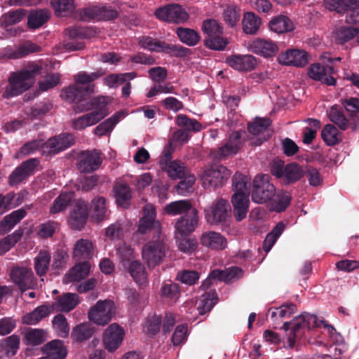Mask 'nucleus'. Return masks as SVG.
<instances>
[{"label": "nucleus", "mask_w": 359, "mask_h": 359, "mask_svg": "<svg viewBox=\"0 0 359 359\" xmlns=\"http://www.w3.org/2000/svg\"><path fill=\"white\" fill-rule=\"evenodd\" d=\"M41 70L42 67L40 65L29 63L22 70L11 74L3 97H15L28 90L33 84L34 79L41 73Z\"/></svg>", "instance_id": "nucleus-1"}, {"label": "nucleus", "mask_w": 359, "mask_h": 359, "mask_svg": "<svg viewBox=\"0 0 359 359\" xmlns=\"http://www.w3.org/2000/svg\"><path fill=\"white\" fill-rule=\"evenodd\" d=\"M326 322L323 320H318V318L312 314H302L292 323V330L288 336V346L292 348L295 344V339L299 337L302 334V330L304 328L310 329L313 327H323L325 329ZM290 323L285 322L283 328L287 331L290 327Z\"/></svg>", "instance_id": "nucleus-2"}, {"label": "nucleus", "mask_w": 359, "mask_h": 359, "mask_svg": "<svg viewBox=\"0 0 359 359\" xmlns=\"http://www.w3.org/2000/svg\"><path fill=\"white\" fill-rule=\"evenodd\" d=\"M140 45L151 51L163 52L174 57H184L189 52V49L180 45L168 43L150 36H142L139 39Z\"/></svg>", "instance_id": "nucleus-3"}, {"label": "nucleus", "mask_w": 359, "mask_h": 359, "mask_svg": "<svg viewBox=\"0 0 359 359\" xmlns=\"http://www.w3.org/2000/svg\"><path fill=\"white\" fill-rule=\"evenodd\" d=\"M269 175H258L253 180L252 200L257 203L270 201L276 194V187L270 182Z\"/></svg>", "instance_id": "nucleus-4"}, {"label": "nucleus", "mask_w": 359, "mask_h": 359, "mask_svg": "<svg viewBox=\"0 0 359 359\" xmlns=\"http://www.w3.org/2000/svg\"><path fill=\"white\" fill-rule=\"evenodd\" d=\"M116 307L111 300L98 301L88 313V319L96 325H105L115 314Z\"/></svg>", "instance_id": "nucleus-5"}, {"label": "nucleus", "mask_w": 359, "mask_h": 359, "mask_svg": "<svg viewBox=\"0 0 359 359\" xmlns=\"http://www.w3.org/2000/svg\"><path fill=\"white\" fill-rule=\"evenodd\" d=\"M165 257V245L160 240L149 241L142 246V257L149 268L161 264Z\"/></svg>", "instance_id": "nucleus-6"}, {"label": "nucleus", "mask_w": 359, "mask_h": 359, "mask_svg": "<svg viewBox=\"0 0 359 359\" xmlns=\"http://www.w3.org/2000/svg\"><path fill=\"white\" fill-rule=\"evenodd\" d=\"M101 98L94 99L100 102L95 109L72 120V126L75 130H82L87 127L95 125L109 114L107 103H101Z\"/></svg>", "instance_id": "nucleus-7"}, {"label": "nucleus", "mask_w": 359, "mask_h": 359, "mask_svg": "<svg viewBox=\"0 0 359 359\" xmlns=\"http://www.w3.org/2000/svg\"><path fill=\"white\" fill-rule=\"evenodd\" d=\"M10 278L19 289L22 292L34 289L37 285L31 268L22 266H15L11 268L9 273Z\"/></svg>", "instance_id": "nucleus-8"}, {"label": "nucleus", "mask_w": 359, "mask_h": 359, "mask_svg": "<svg viewBox=\"0 0 359 359\" xmlns=\"http://www.w3.org/2000/svg\"><path fill=\"white\" fill-rule=\"evenodd\" d=\"M231 171L222 165H213L206 168L202 175L204 187H218L222 186L230 177Z\"/></svg>", "instance_id": "nucleus-9"}, {"label": "nucleus", "mask_w": 359, "mask_h": 359, "mask_svg": "<svg viewBox=\"0 0 359 359\" xmlns=\"http://www.w3.org/2000/svg\"><path fill=\"white\" fill-rule=\"evenodd\" d=\"M156 17L165 22L173 23H184L189 19V14L177 4H168L158 8L155 11Z\"/></svg>", "instance_id": "nucleus-10"}, {"label": "nucleus", "mask_w": 359, "mask_h": 359, "mask_svg": "<svg viewBox=\"0 0 359 359\" xmlns=\"http://www.w3.org/2000/svg\"><path fill=\"white\" fill-rule=\"evenodd\" d=\"M231 206L223 198H218L208 208L205 209V218L211 224L224 222L230 217Z\"/></svg>", "instance_id": "nucleus-11"}, {"label": "nucleus", "mask_w": 359, "mask_h": 359, "mask_svg": "<svg viewBox=\"0 0 359 359\" xmlns=\"http://www.w3.org/2000/svg\"><path fill=\"white\" fill-rule=\"evenodd\" d=\"M102 163L101 153L98 150L84 151L78 156L76 166L81 172L89 173L99 168Z\"/></svg>", "instance_id": "nucleus-12"}, {"label": "nucleus", "mask_w": 359, "mask_h": 359, "mask_svg": "<svg viewBox=\"0 0 359 359\" xmlns=\"http://www.w3.org/2000/svg\"><path fill=\"white\" fill-rule=\"evenodd\" d=\"M336 71L332 66L313 63L309 68L308 75L313 80L320 81L327 86H334L336 79L332 75Z\"/></svg>", "instance_id": "nucleus-13"}, {"label": "nucleus", "mask_w": 359, "mask_h": 359, "mask_svg": "<svg viewBox=\"0 0 359 359\" xmlns=\"http://www.w3.org/2000/svg\"><path fill=\"white\" fill-rule=\"evenodd\" d=\"M198 224V211L196 208L191 209V211L179 217L175 223V235L181 237L186 236L192 233Z\"/></svg>", "instance_id": "nucleus-14"}, {"label": "nucleus", "mask_w": 359, "mask_h": 359, "mask_svg": "<svg viewBox=\"0 0 359 359\" xmlns=\"http://www.w3.org/2000/svg\"><path fill=\"white\" fill-rule=\"evenodd\" d=\"M39 164L37 158H30L17 167L8 177V184L15 186L34 173Z\"/></svg>", "instance_id": "nucleus-15"}, {"label": "nucleus", "mask_w": 359, "mask_h": 359, "mask_svg": "<svg viewBox=\"0 0 359 359\" xmlns=\"http://www.w3.org/2000/svg\"><path fill=\"white\" fill-rule=\"evenodd\" d=\"M144 215L140 221L138 232L146 233L154 230L156 233L159 234L161 231V226L158 221L156 220V210L153 205L147 204L143 208Z\"/></svg>", "instance_id": "nucleus-16"}, {"label": "nucleus", "mask_w": 359, "mask_h": 359, "mask_svg": "<svg viewBox=\"0 0 359 359\" xmlns=\"http://www.w3.org/2000/svg\"><path fill=\"white\" fill-rule=\"evenodd\" d=\"M74 143V138L71 134H62L43 142V154H57L71 147Z\"/></svg>", "instance_id": "nucleus-17"}, {"label": "nucleus", "mask_w": 359, "mask_h": 359, "mask_svg": "<svg viewBox=\"0 0 359 359\" xmlns=\"http://www.w3.org/2000/svg\"><path fill=\"white\" fill-rule=\"evenodd\" d=\"M124 334L123 330L119 325L116 323L110 325L103 336L104 348L109 352L116 350L121 344Z\"/></svg>", "instance_id": "nucleus-18"}, {"label": "nucleus", "mask_w": 359, "mask_h": 359, "mask_svg": "<svg viewBox=\"0 0 359 359\" xmlns=\"http://www.w3.org/2000/svg\"><path fill=\"white\" fill-rule=\"evenodd\" d=\"M226 62L231 68L241 72L252 71L257 66V58L250 54L231 55L226 57Z\"/></svg>", "instance_id": "nucleus-19"}, {"label": "nucleus", "mask_w": 359, "mask_h": 359, "mask_svg": "<svg viewBox=\"0 0 359 359\" xmlns=\"http://www.w3.org/2000/svg\"><path fill=\"white\" fill-rule=\"evenodd\" d=\"M88 216V209L87 204L83 200L76 201L72 210L70 211L69 222L74 229H82L87 220Z\"/></svg>", "instance_id": "nucleus-20"}, {"label": "nucleus", "mask_w": 359, "mask_h": 359, "mask_svg": "<svg viewBox=\"0 0 359 359\" xmlns=\"http://www.w3.org/2000/svg\"><path fill=\"white\" fill-rule=\"evenodd\" d=\"M249 49L252 53L264 57L274 56L278 51L276 42L270 39L257 38L249 43Z\"/></svg>", "instance_id": "nucleus-21"}, {"label": "nucleus", "mask_w": 359, "mask_h": 359, "mask_svg": "<svg viewBox=\"0 0 359 359\" xmlns=\"http://www.w3.org/2000/svg\"><path fill=\"white\" fill-rule=\"evenodd\" d=\"M278 60L280 64L300 67L308 63L309 55L304 50L292 49L280 54Z\"/></svg>", "instance_id": "nucleus-22"}, {"label": "nucleus", "mask_w": 359, "mask_h": 359, "mask_svg": "<svg viewBox=\"0 0 359 359\" xmlns=\"http://www.w3.org/2000/svg\"><path fill=\"white\" fill-rule=\"evenodd\" d=\"M203 246L214 250H223L227 247V240L220 233L208 231L202 233L200 238Z\"/></svg>", "instance_id": "nucleus-23"}, {"label": "nucleus", "mask_w": 359, "mask_h": 359, "mask_svg": "<svg viewBox=\"0 0 359 359\" xmlns=\"http://www.w3.org/2000/svg\"><path fill=\"white\" fill-rule=\"evenodd\" d=\"M41 351L46 359H65L67 350L61 340H53L41 347Z\"/></svg>", "instance_id": "nucleus-24"}, {"label": "nucleus", "mask_w": 359, "mask_h": 359, "mask_svg": "<svg viewBox=\"0 0 359 359\" xmlns=\"http://www.w3.org/2000/svg\"><path fill=\"white\" fill-rule=\"evenodd\" d=\"M41 50V48L36 43L27 41L18 46L15 50L11 48H6L3 51L4 57L8 59H18L23 57L30 53H38Z\"/></svg>", "instance_id": "nucleus-25"}, {"label": "nucleus", "mask_w": 359, "mask_h": 359, "mask_svg": "<svg viewBox=\"0 0 359 359\" xmlns=\"http://www.w3.org/2000/svg\"><path fill=\"white\" fill-rule=\"evenodd\" d=\"M231 203L233 208V215L236 221L243 220L247 215L249 208L248 195L234 193Z\"/></svg>", "instance_id": "nucleus-26"}, {"label": "nucleus", "mask_w": 359, "mask_h": 359, "mask_svg": "<svg viewBox=\"0 0 359 359\" xmlns=\"http://www.w3.org/2000/svg\"><path fill=\"white\" fill-rule=\"evenodd\" d=\"M104 74L102 70H97L90 74L86 72H79L74 76V80L77 85H87L86 87H83V89L86 94L90 95L93 93L95 90V85L92 83L103 76Z\"/></svg>", "instance_id": "nucleus-27"}, {"label": "nucleus", "mask_w": 359, "mask_h": 359, "mask_svg": "<svg viewBox=\"0 0 359 359\" xmlns=\"http://www.w3.org/2000/svg\"><path fill=\"white\" fill-rule=\"evenodd\" d=\"M241 135L238 131L231 133L226 143L218 150V156L225 158L236 154L241 147Z\"/></svg>", "instance_id": "nucleus-28"}, {"label": "nucleus", "mask_w": 359, "mask_h": 359, "mask_svg": "<svg viewBox=\"0 0 359 359\" xmlns=\"http://www.w3.org/2000/svg\"><path fill=\"white\" fill-rule=\"evenodd\" d=\"M94 254L93 243L88 239H80L76 241L73 249L72 257L75 260L88 259Z\"/></svg>", "instance_id": "nucleus-29"}, {"label": "nucleus", "mask_w": 359, "mask_h": 359, "mask_svg": "<svg viewBox=\"0 0 359 359\" xmlns=\"http://www.w3.org/2000/svg\"><path fill=\"white\" fill-rule=\"evenodd\" d=\"M90 266L88 262H83L76 264L67 273L63 278L66 284L71 282H78L86 278L90 272Z\"/></svg>", "instance_id": "nucleus-30"}, {"label": "nucleus", "mask_w": 359, "mask_h": 359, "mask_svg": "<svg viewBox=\"0 0 359 359\" xmlns=\"http://www.w3.org/2000/svg\"><path fill=\"white\" fill-rule=\"evenodd\" d=\"M53 309L54 306L41 305L32 312L25 315L22 318V322L26 325H36L43 318L48 316L53 312Z\"/></svg>", "instance_id": "nucleus-31"}, {"label": "nucleus", "mask_w": 359, "mask_h": 359, "mask_svg": "<svg viewBox=\"0 0 359 359\" xmlns=\"http://www.w3.org/2000/svg\"><path fill=\"white\" fill-rule=\"evenodd\" d=\"M297 311V306L292 303H287L279 307L271 308L269 313L275 325H278L282 319L289 318Z\"/></svg>", "instance_id": "nucleus-32"}, {"label": "nucleus", "mask_w": 359, "mask_h": 359, "mask_svg": "<svg viewBox=\"0 0 359 359\" xmlns=\"http://www.w3.org/2000/svg\"><path fill=\"white\" fill-rule=\"evenodd\" d=\"M269 26L270 29L278 34H283L291 32L294 29V24L290 19L285 15H278L272 18Z\"/></svg>", "instance_id": "nucleus-33"}, {"label": "nucleus", "mask_w": 359, "mask_h": 359, "mask_svg": "<svg viewBox=\"0 0 359 359\" xmlns=\"http://www.w3.org/2000/svg\"><path fill=\"white\" fill-rule=\"evenodd\" d=\"M79 303V298L76 294L67 292L58 297L55 303L57 311L69 312L74 309Z\"/></svg>", "instance_id": "nucleus-34"}, {"label": "nucleus", "mask_w": 359, "mask_h": 359, "mask_svg": "<svg viewBox=\"0 0 359 359\" xmlns=\"http://www.w3.org/2000/svg\"><path fill=\"white\" fill-rule=\"evenodd\" d=\"M126 116L123 111H120L114 114L113 116L100 123L94 130L95 135L103 136L110 133L114 126Z\"/></svg>", "instance_id": "nucleus-35"}, {"label": "nucleus", "mask_w": 359, "mask_h": 359, "mask_svg": "<svg viewBox=\"0 0 359 359\" xmlns=\"http://www.w3.org/2000/svg\"><path fill=\"white\" fill-rule=\"evenodd\" d=\"M116 201L118 205L127 207L131 198V189L124 182H118L114 187Z\"/></svg>", "instance_id": "nucleus-36"}, {"label": "nucleus", "mask_w": 359, "mask_h": 359, "mask_svg": "<svg viewBox=\"0 0 359 359\" xmlns=\"http://www.w3.org/2000/svg\"><path fill=\"white\" fill-rule=\"evenodd\" d=\"M93 217L97 222L105 219L107 217L108 208L107 200L103 196L95 197L90 203Z\"/></svg>", "instance_id": "nucleus-37"}, {"label": "nucleus", "mask_w": 359, "mask_h": 359, "mask_svg": "<svg viewBox=\"0 0 359 359\" xmlns=\"http://www.w3.org/2000/svg\"><path fill=\"white\" fill-rule=\"evenodd\" d=\"M262 23L261 18L252 12L244 13L242 20L243 32L247 34H256Z\"/></svg>", "instance_id": "nucleus-38"}, {"label": "nucleus", "mask_w": 359, "mask_h": 359, "mask_svg": "<svg viewBox=\"0 0 359 359\" xmlns=\"http://www.w3.org/2000/svg\"><path fill=\"white\" fill-rule=\"evenodd\" d=\"M271 209L277 212L284 211L290 204L291 194L285 191H276L275 196L271 199Z\"/></svg>", "instance_id": "nucleus-39"}, {"label": "nucleus", "mask_w": 359, "mask_h": 359, "mask_svg": "<svg viewBox=\"0 0 359 359\" xmlns=\"http://www.w3.org/2000/svg\"><path fill=\"white\" fill-rule=\"evenodd\" d=\"M191 203L187 200H180L171 202L163 208V212L168 215H177L187 214L191 209H194Z\"/></svg>", "instance_id": "nucleus-40"}, {"label": "nucleus", "mask_w": 359, "mask_h": 359, "mask_svg": "<svg viewBox=\"0 0 359 359\" xmlns=\"http://www.w3.org/2000/svg\"><path fill=\"white\" fill-rule=\"evenodd\" d=\"M210 277L218 278L219 280L230 283L242 277V270L238 267H231L224 271L214 270Z\"/></svg>", "instance_id": "nucleus-41"}, {"label": "nucleus", "mask_w": 359, "mask_h": 359, "mask_svg": "<svg viewBox=\"0 0 359 359\" xmlns=\"http://www.w3.org/2000/svg\"><path fill=\"white\" fill-rule=\"evenodd\" d=\"M50 258V254L45 250L40 251L34 258V270L36 273L41 278V281H43L42 277L45 276L49 268Z\"/></svg>", "instance_id": "nucleus-42"}, {"label": "nucleus", "mask_w": 359, "mask_h": 359, "mask_svg": "<svg viewBox=\"0 0 359 359\" xmlns=\"http://www.w3.org/2000/svg\"><path fill=\"white\" fill-rule=\"evenodd\" d=\"M50 4L55 15L59 17L67 16L76 8L74 0H51Z\"/></svg>", "instance_id": "nucleus-43"}, {"label": "nucleus", "mask_w": 359, "mask_h": 359, "mask_svg": "<svg viewBox=\"0 0 359 359\" xmlns=\"http://www.w3.org/2000/svg\"><path fill=\"white\" fill-rule=\"evenodd\" d=\"M302 175L303 170L298 164L290 163L285 167L281 181L285 184H290L299 180Z\"/></svg>", "instance_id": "nucleus-44"}, {"label": "nucleus", "mask_w": 359, "mask_h": 359, "mask_svg": "<svg viewBox=\"0 0 359 359\" xmlns=\"http://www.w3.org/2000/svg\"><path fill=\"white\" fill-rule=\"evenodd\" d=\"M27 212L22 209H18L13 211L11 214L6 215L0 222V228L6 233L10 231L15 224H17L22 219H23Z\"/></svg>", "instance_id": "nucleus-45"}, {"label": "nucleus", "mask_w": 359, "mask_h": 359, "mask_svg": "<svg viewBox=\"0 0 359 359\" xmlns=\"http://www.w3.org/2000/svg\"><path fill=\"white\" fill-rule=\"evenodd\" d=\"M50 13L47 9L34 11L28 16L27 24L32 29H37L42 26L50 18Z\"/></svg>", "instance_id": "nucleus-46"}, {"label": "nucleus", "mask_w": 359, "mask_h": 359, "mask_svg": "<svg viewBox=\"0 0 359 359\" xmlns=\"http://www.w3.org/2000/svg\"><path fill=\"white\" fill-rule=\"evenodd\" d=\"M87 95L82 86H79L76 84L63 89L60 97L67 102H74L75 101H81Z\"/></svg>", "instance_id": "nucleus-47"}, {"label": "nucleus", "mask_w": 359, "mask_h": 359, "mask_svg": "<svg viewBox=\"0 0 359 359\" xmlns=\"http://www.w3.org/2000/svg\"><path fill=\"white\" fill-rule=\"evenodd\" d=\"M47 338V332L43 329L28 328L25 332V340L27 344L37 346Z\"/></svg>", "instance_id": "nucleus-48"}, {"label": "nucleus", "mask_w": 359, "mask_h": 359, "mask_svg": "<svg viewBox=\"0 0 359 359\" xmlns=\"http://www.w3.org/2000/svg\"><path fill=\"white\" fill-rule=\"evenodd\" d=\"M176 34L183 43L189 46L196 45L200 40L198 32L192 29L178 27Z\"/></svg>", "instance_id": "nucleus-49"}, {"label": "nucleus", "mask_w": 359, "mask_h": 359, "mask_svg": "<svg viewBox=\"0 0 359 359\" xmlns=\"http://www.w3.org/2000/svg\"><path fill=\"white\" fill-rule=\"evenodd\" d=\"M74 197V193L72 191L60 194L55 199L53 204L50 209V213L55 214L66 210Z\"/></svg>", "instance_id": "nucleus-50"}, {"label": "nucleus", "mask_w": 359, "mask_h": 359, "mask_svg": "<svg viewBox=\"0 0 359 359\" xmlns=\"http://www.w3.org/2000/svg\"><path fill=\"white\" fill-rule=\"evenodd\" d=\"M23 231L21 229L15 231L0 240V256L8 252L21 239Z\"/></svg>", "instance_id": "nucleus-51"}, {"label": "nucleus", "mask_w": 359, "mask_h": 359, "mask_svg": "<svg viewBox=\"0 0 359 359\" xmlns=\"http://www.w3.org/2000/svg\"><path fill=\"white\" fill-rule=\"evenodd\" d=\"M330 120L337 125L341 130H345L349 126V121L343 111L337 106L332 107L328 111Z\"/></svg>", "instance_id": "nucleus-52"}, {"label": "nucleus", "mask_w": 359, "mask_h": 359, "mask_svg": "<svg viewBox=\"0 0 359 359\" xmlns=\"http://www.w3.org/2000/svg\"><path fill=\"white\" fill-rule=\"evenodd\" d=\"M129 264V273L130 276L137 284H144L147 281V273L142 263L139 260H132Z\"/></svg>", "instance_id": "nucleus-53"}, {"label": "nucleus", "mask_w": 359, "mask_h": 359, "mask_svg": "<svg viewBox=\"0 0 359 359\" xmlns=\"http://www.w3.org/2000/svg\"><path fill=\"white\" fill-rule=\"evenodd\" d=\"M94 333V328L88 323H82L75 327L72 332V339L76 342L88 339Z\"/></svg>", "instance_id": "nucleus-54"}, {"label": "nucleus", "mask_w": 359, "mask_h": 359, "mask_svg": "<svg viewBox=\"0 0 359 359\" xmlns=\"http://www.w3.org/2000/svg\"><path fill=\"white\" fill-rule=\"evenodd\" d=\"M20 337L16 334H12L1 341L0 346L5 355L8 357L14 355L20 346Z\"/></svg>", "instance_id": "nucleus-55"}, {"label": "nucleus", "mask_w": 359, "mask_h": 359, "mask_svg": "<svg viewBox=\"0 0 359 359\" xmlns=\"http://www.w3.org/2000/svg\"><path fill=\"white\" fill-rule=\"evenodd\" d=\"M99 6H88L75 12L74 18L83 20H100Z\"/></svg>", "instance_id": "nucleus-56"}, {"label": "nucleus", "mask_w": 359, "mask_h": 359, "mask_svg": "<svg viewBox=\"0 0 359 359\" xmlns=\"http://www.w3.org/2000/svg\"><path fill=\"white\" fill-rule=\"evenodd\" d=\"M321 136L324 142L329 146L335 145L341 140L337 128L332 124H327L324 127L321 132Z\"/></svg>", "instance_id": "nucleus-57"}, {"label": "nucleus", "mask_w": 359, "mask_h": 359, "mask_svg": "<svg viewBox=\"0 0 359 359\" xmlns=\"http://www.w3.org/2000/svg\"><path fill=\"white\" fill-rule=\"evenodd\" d=\"M285 227V226L283 222H279L272 231L268 233L263 243V249L265 252H268L271 249L278 238L283 232Z\"/></svg>", "instance_id": "nucleus-58"}, {"label": "nucleus", "mask_w": 359, "mask_h": 359, "mask_svg": "<svg viewBox=\"0 0 359 359\" xmlns=\"http://www.w3.org/2000/svg\"><path fill=\"white\" fill-rule=\"evenodd\" d=\"M285 227V226L283 222H279L272 231L268 233L263 243V249L265 252H268L271 249L278 238L283 232Z\"/></svg>", "instance_id": "nucleus-59"}, {"label": "nucleus", "mask_w": 359, "mask_h": 359, "mask_svg": "<svg viewBox=\"0 0 359 359\" xmlns=\"http://www.w3.org/2000/svg\"><path fill=\"white\" fill-rule=\"evenodd\" d=\"M271 120L265 118H256L253 122L248 124V130L253 135H263L268 131V128L271 125Z\"/></svg>", "instance_id": "nucleus-60"}, {"label": "nucleus", "mask_w": 359, "mask_h": 359, "mask_svg": "<svg viewBox=\"0 0 359 359\" xmlns=\"http://www.w3.org/2000/svg\"><path fill=\"white\" fill-rule=\"evenodd\" d=\"M52 323L54 330L59 337L65 338L68 336L69 332V325L67 318L62 314L56 315L53 318Z\"/></svg>", "instance_id": "nucleus-61"}, {"label": "nucleus", "mask_w": 359, "mask_h": 359, "mask_svg": "<svg viewBox=\"0 0 359 359\" xmlns=\"http://www.w3.org/2000/svg\"><path fill=\"white\" fill-rule=\"evenodd\" d=\"M166 171L168 176L172 179H183L189 171L183 163L174 161L168 163Z\"/></svg>", "instance_id": "nucleus-62"}, {"label": "nucleus", "mask_w": 359, "mask_h": 359, "mask_svg": "<svg viewBox=\"0 0 359 359\" xmlns=\"http://www.w3.org/2000/svg\"><path fill=\"white\" fill-rule=\"evenodd\" d=\"M178 126L184 128L187 130L199 132L202 129L201 124L196 119L189 118L187 115L179 114L176 118Z\"/></svg>", "instance_id": "nucleus-63"}, {"label": "nucleus", "mask_w": 359, "mask_h": 359, "mask_svg": "<svg viewBox=\"0 0 359 359\" xmlns=\"http://www.w3.org/2000/svg\"><path fill=\"white\" fill-rule=\"evenodd\" d=\"M202 30L206 35L205 38H210L217 34H223V28L217 20L213 19L204 20L202 25Z\"/></svg>", "instance_id": "nucleus-64"}]
</instances>
